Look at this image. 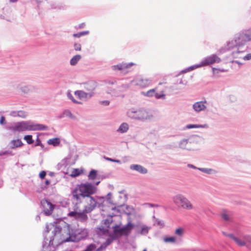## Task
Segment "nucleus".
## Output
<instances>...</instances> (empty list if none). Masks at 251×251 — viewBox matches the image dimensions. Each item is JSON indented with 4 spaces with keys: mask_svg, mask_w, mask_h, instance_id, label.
Returning a JSON list of instances; mask_svg holds the SVG:
<instances>
[{
    "mask_svg": "<svg viewBox=\"0 0 251 251\" xmlns=\"http://www.w3.org/2000/svg\"><path fill=\"white\" fill-rule=\"evenodd\" d=\"M153 118V115L150 111L142 110V121L151 120Z\"/></svg>",
    "mask_w": 251,
    "mask_h": 251,
    "instance_id": "17",
    "label": "nucleus"
},
{
    "mask_svg": "<svg viewBox=\"0 0 251 251\" xmlns=\"http://www.w3.org/2000/svg\"><path fill=\"white\" fill-rule=\"evenodd\" d=\"M201 62L198 64H196V65H192V66H191L189 67H187V68H185V69L182 70L181 71V73H187L188 72H190L191 71H193L198 68H199V67H201Z\"/></svg>",
    "mask_w": 251,
    "mask_h": 251,
    "instance_id": "18",
    "label": "nucleus"
},
{
    "mask_svg": "<svg viewBox=\"0 0 251 251\" xmlns=\"http://www.w3.org/2000/svg\"><path fill=\"white\" fill-rule=\"evenodd\" d=\"M5 123V118L3 116H1L0 118V124L3 125Z\"/></svg>",
    "mask_w": 251,
    "mask_h": 251,
    "instance_id": "53",
    "label": "nucleus"
},
{
    "mask_svg": "<svg viewBox=\"0 0 251 251\" xmlns=\"http://www.w3.org/2000/svg\"><path fill=\"white\" fill-rule=\"evenodd\" d=\"M152 203H144L142 204V207L144 208L152 207Z\"/></svg>",
    "mask_w": 251,
    "mask_h": 251,
    "instance_id": "44",
    "label": "nucleus"
},
{
    "mask_svg": "<svg viewBox=\"0 0 251 251\" xmlns=\"http://www.w3.org/2000/svg\"><path fill=\"white\" fill-rule=\"evenodd\" d=\"M83 173V170L79 169H74L72 171L70 176L73 177H75L80 176Z\"/></svg>",
    "mask_w": 251,
    "mask_h": 251,
    "instance_id": "21",
    "label": "nucleus"
},
{
    "mask_svg": "<svg viewBox=\"0 0 251 251\" xmlns=\"http://www.w3.org/2000/svg\"><path fill=\"white\" fill-rule=\"evenodd\" d=\"M187 166L188 167L190 168H192V169H197L198 170V167H196L195 166L192 165V164H188L187 165Z\"/></svg>",
    "mask_w": 251,
    "mask_h": 251,
    "instance_id": "52",
    "label": "nucleus"
},
{
    "mask_svg": "<svg viewBox=\"0 0 251 251\" xmlns=\"http://www.w3.org/2000/svg\"><path fill=\"white\" fill-rule=\"evenodd\" d=\"M155 89H150V90L148 91L147 92H142V95L149 97H152L154 96V95L155 94Z\"/></svg>",
    "mask_w": 251,
    "mask_h": 251,
    "instance_id": "24",
    "label": "nucleus"
},
{
    "mask_svg": "<svg viewBox=\"0 0 251 251\" xmlns=\"http://www.w3.org/2000/svg\"><path fill=\"white\" fill-rule=\"evenodd\" d=\"M97 175V171L95 170H92L88 175V178L90 180H94L95 179Z\"/></svg>",
    "mask_w": 251,
    "mask_h": 251,
    "instance_id": "25",
    "label": "nucleus"
},
{
    "mask_svg": "<svg viewBox=\"0 0 251 251\" xmlns=\"http://www.w3.org/2000/svg\"><path fill=\"white\" fill-rule=\"evenodd\" d=\"M150 227L146 226V225H142V234H147L148 233L149 229Z\"/></svg>",
    "mask_w": 251,
    "mask_h": 251,
    "instance_id": "39",
    "label": "nucleus"
},
{
    "mask_svg": "<svg viewBox=\"0 0 251 251\" xmlns=\"http://www.w3.org/2000/svg\"><path fill=\"white\" fill-rule=\"evenodd\" d=\"M81 58L80 55L77 54L73 56L70 60V63L72 66H75Z\"/></svg>",
    "mask_w": 251,
    "mask_h": 251,
    "instance_id": "19",
    "label": "nucleus"
},
{
    "mask_svg": "<svg viewBox=\"0 0 251 251\" xmlns=\"http://www.w3.org/2000/svg\"><path fill=\"white\" fill-rule=\"evenodd\" d=\"M104 159L107 161H111V162L112 159V158H109V157H106V156H104Z\"/></svg>",
    "mask_w": 251,
    "mask_h": 251,
    "instance_id": "58",
    "label": "nucleus"
},
{
    "mask_svg": "<svg viewBox=\"0 0 251 251\" xmlns=\"http://www.w3.org/2000/svg\"><path fill=\"white\" fill-rule=\"evenodd\" d=\"M226 50V49L225 48H221L219 50V52L220 53H223L224 52H225Z\"/></svg>",
    "mask_w": 251,
    "mask_h": 251,
    "instance_id": "57",
    "label": "nucleus"
},
{
    "mask_svg": "<svg viewBox=\"0 0 251 251\" xmlns=\"http://www.w3.org/2000/svg\"><path fill=\"white\" fill-rule=\"evenodd\" d=\"M198 170L207 174H211L214 171L213 169L210 168H198Z\"/></svg>",
    "mask_w": 251,
    "mask_h": 251,
    "instance_id": "27",
    "label": "nucleus"
},
{
    "mask_svg": "<svg viewBox=\"0 0 251 251\" xmlns=\"http://www.w3.org/2000/svg\"><path fill=\"white\" fill-rule=\"evenodd\" d=\"M222 234L224 235H225V236H226V237H229V238H230L231 239H232V238L234 236V235L233 234H232V233H226V232L225 231H223L222 232Z\"/></svg>",
    "mask_w": 251,
    "mask_h": 251,
    "instance_id": "46",
    "label": "nucleus"
},
{
    "mask_svg": "<svg viewBox=\"0 0 251 251\" xmlns=\"http://www.w3.org/2000/svg\"><path fill=\"white\" fill-rule=\"evenodd\" d=\"M23 145L22 142L19 139L13 140L9 144V147L11 149L20 147Z\"/></svg>",
    "mask_w": 251,
    "mask_h": 251,
    "instance_id": "15",
    "label": "nucleus"
},
{
    "mask_svg": "<svg viewBox=\"0 0 251 251\" xmlns=\"http://www.w3.org/2000/svg\"><path fill=\"white\" fill-rule=\"evenodd\" d=\"M115 82H116V81H115V80H112V81L109 80L107 82V83H108L109 84H114L115 83Z\"/></svg>",
    "mask_w": 251,
    "mask_h": 251,
    "instance_id": "59",
    "label": "nucleus"
},
{
    "mask_svg": "<svg viewBox=\"0 0 251 251\" xmlns=\"http://www.w3.org/2000/svg\"><path fill=\"white\" fill-rule=\"evenodd\" d=\"M147 173V170L146 168L142 167V174H146Z\"/></svg>",
    "mask_w": 251,
    "mask_h": 251,
    "instance_id": "60",
    "label": "nucleus"
},
{
    "mask_svg": "<svg viewBox=\"0 0 251 251\" xmlns=\"http://www.w3.org/2000/svg\"><path fill=\"white\" fill-rule=\"evenodd\" d=\"M129 168L132 170H135L141 173V166L139 165L132 164L130 166Z\"/></svg>",
    "mask_w": 251,
    "mask_h": 251,
    "instance_id": "29",
    "label": "nucleus"
},
{
    "mask_svg": "<svg viewBox=\"0 0 251 251\" xmlns=\"http://www.w3.org/2000/svg\"><path fill=\"white\" fill-rule=\"evenodd\" d=\"M111 194L110 193H108L107 195V201H108V203H111V204H112L113 202L111 200Z\"/></svg>",
    "mask_w": 251,
    "mask_h": 251,
    "instance_id": "49",
    "label": "nucleus"
},
{
    "mask_svg": "<svg viewBox=\"0 0 251 251\" xmlns=\"http://www.w3.org/2000/svg\"><path fill=\"white\" fill-rule=\"evenodd\" d=\"M189 140L187 139H183L181 140L179 143V148L182 149H186V146L188 143Z\"/></svg>",
    "mask_w": 251,
    "mask_h": 251,
    "instance_id": "23",
    "label": "nucleus"
},
{
    "mask_svg": "<svg viewBox=\"0 0 251 251\" xmlns=\"http://www.w3.org/2000/svg\"><path fill=\"white\" fill-rule=\"evenodd\" d=\"M129 87L128 84H123L121 85L120 91H122L126 90Z\"/></svg>",
    "mask_w": 251,
    "mask_h": 251,
    "instance_id": "45",
    "label": "nucleus"
},
{
    "mask_svg": "<svg viewBox=\"0 0 251 251\" xmlns=\"http://www.w3.org/2000/svg\"><path fill=\"white\" fill-rule=\"evenodd\" d=\"M97 86L96 83L93 81H89L84 84V88L89 92H93Z\"/></svg>",
    "mask_w": 251,
    "mask_h": 251,
    "instance_id": "13",
    "label": "nucleus"
},
{
    "mask_svg": "<svg viewBox=\"0 0 251 251\" xmlns=\"http://www.w3.org/2000/svg\"><path fill=\"white\" fill-rule=\"evenodd\" d=\"M175 233L179 237H182L184 234V230L183 228L179 227L176 229Z\"/></svg>",
    "mask_w": 251,
    "mask_h": 251,
    "instance_id": "35",
    "label": "nucleus"
},
{
    "mask_svg": "<svg viewBox=\"0 0 251 251\" xmlns=\"http://www.w3.org/2000/svg\"><path fill=\"white\" fill-rule=\"evenodd\" d=\"M208 126L207 124L204 125H197V124H189L186 125L183 129H191V128H206Z\"/></svg>",
    "mask_w": 251,
    "mask_h": 251,
    "instance_id": "16",
    "label": "nucleus"
},
{
    "mask_svg": "<svg viewBox=\"0 0 251 251\" xmlns=\"http://www.w3.org/2000/svg\"><path fill=\"white\" fill-rule=\"evenodd\" d=\"M233 240H234V241H235V242L239 246H240V247H243V246H244L246 245V242L245 241H243L240 239H239L238 238L235 237L234 235L233 236V237L232 238V239Z\"/></svg>",
    "mask_w": 251,
    "mask_h": 251,
    "instance_id": "22",
    "label": "nucleus"
},
{
    "mask_svg": "<svg viewBox=\"0 0 251 251\" xmlns=\"http://www.w3.org/2000/svg\"><path fill=\"white\" fill-rule=\"evenodd\" d=\"M46 175V172L45 171H42L39 174V177L41 179H43L45 177Z\"/></svg>",
    "mask_w": 251,
    "mask_h": 251,
    "instance_id": "47",
    "label": "nucleus"
},
{
    "mask_svg": "<svg viewBox=\"0 0 251 251\" xmlns=\"http://www.w3.org/2000/svg\"><path fill=\"white\" fill-rule=\"evenodd\" d=\"M67 96L68 98L69 99H70V100H71L74 103H77V104H81V102L78 101L74 99L73 95L71 93V92H68L67 94Z\"/></svg>",
    "mask_w": 251,
    "mask_h": 251,
    "instance_id": "31",
    "label": "nucleus"
},
{
    "mask_svg": "<svg viewBox=\"0 0 251 251\" xmlns=\"http://www.w3.org/2000/svg\"><path fill=\"white\" fill-rule=\"evenodd\" d=\"M251 41V28L244 29L236 34L233 39L226 43V50L236 48V50L232 52L234 58L239 57L238 54L245 52L246 50H242L247 43Z\"/></svg>",
    "mask_w": 251,
    "mask_h": 251,
    "instance_id": "1",
    "label": "nucleus"
},
{
    "mask_svg": "<svg viewBox=\"0 0 251 251\" xmlns=\"http://www.w3.org/2000/svg\"><path fill=\"white\" fill-rule=\"evenodd\" d=\"M48 128L44 125L35 123L31 121L16 122L8 127V129L14 133L25 131L46 130Z\"/></svg>",
    "mask_w": 251,
    "mask_h": 251,
    "instance_id": "4",
    "label": "nucleus"
},
{
    "mask_svg": "<svg viewBox=\"0 0 251 251\" xmlns=\"http://www.w3.org/2000/svg\"><path fill=\"white\" fill-rule=\"evenodd\" d=\"M89 33V31H83L76 33H74L73 36L76 38H79L82 36L88 35Z\"/></svg>",
    "mask_w": 251,
    "mask_h": 251,
    "instance_id": "28",
    "label": "nucleus"
},
{
    "mask_svg": "<svg viewBox=\"0 0 251 251\" xmlns=\"http://www.w3.org/2000/svg\"><path fill=\"white\" fill-rule=\"evenodd\" d=\"M140 82H141V80H139L138 82H136V80H133V81H131V83L133 84L137 85H140Z\"/></svg>",
    "mask_w": 251,
    "mask_h": 251,
    "instance_id": "56",
    "label": "nucleus"
},
{
    "mask_svg": "<svg viewBox=\"0 0 251 251\" xmlns=\"http://www.w3.org/2000/svg\"><path fill=\"white\" fill-rule=\"evenodd\" d=\"M222 218L226 221L229 220V217L226 213H223L222 214Z\"/></svg>",
    "mask_w": 251,
    "mask_h": 251,
    "instance_id": "43",
    "label": "nucleus"
},
{
    "mask_svg": "<svg viewBox=\"0 0 251 251\" xmlns=\"http://www.w3.org/2000/svg\"><path fill=\"white\" fill-rule=\"evenodd\" d=\"M179 84H186V83H184L183 82V80L182 79L180 80V81L178 82Z\"/></svg>",
    "mask_w": 251,
    "mask_h": 251,
    "instance_id": "62",
    "label": "nucleus"
},
{
    "mask_svg": "<svg viewBox=\"0 0 251 251\" xmlns=\"http://www.w3.org/2000/svg\"><path fill=\"white\" fill-rule=\"evenodd\" d=\"M174 203L178 205L180 204V207L187 210H191L193 207L190 201L183 195L177 194L173 198Z\"/></svg>",
    "mask_w": 251,
    "mask_h": 251,
    "instance_id": "5",
    "label": "nucleus"
},
{
    "mask_svg": "<svg viewBox=\"0 0 251 251\" xmlns=\"http://www.w3.org/2000/svg\"><path fill=\"white\" fill-rule=\"evenodd\" d=\"M40 216H39V215H37V216H36V220L37 221H39V220H40Z\"/></svg>",
    "mask_w": 251,
    "mask_h": 251,
    "instance_id": "63",
    "label": "nucleus"
},
{
    "mask_svg": "<svg viewBox=\"0 0 251 251\" xmlns=\"http://www.w3.org/2000/svg\"><path fill=\"white\" fill-rule=\"evenodd\" d=\"M155 224L157 226H163L164 225V222L162 220H160L158 219H156Z\"/></svg>",
    "mask_w": 251,
    "mask_h": 251,
    "instance_id": "41",
    "label": "nucleus"
},
{
    "mask_svg": "<svg viewBox=\"0 0 251 251\" xmlns=\"http://www.w3.org/2000/svg\"><path fill=\"white\" fill-rule=\"evenodd\" d=\"M152 207H159L160 206V205L157 204H153L152 203Z\"/></svg>",
    "mask_w": 251,
    "mask_h": 251,
    "instance_id": "61",
    "label": "nucleus"
},
{
    "mask_svg": "<svg viewBox=\"0 0 251 251\" xmlns=\"http://www.w3.org/2000/svg\"><path fill=\"white\" fill-rule=\"evenodd\" d=\"M206 103V100L196 102L193 104V108L196 112L203 111L206 108V106L205 105Z\"/></svg>",
    "mask_w": 251,
    "mask_h": 251,
    "instance_id": "11",
    "label": "nucleus"
},
{
    "mask_svg": "<svg viewBox=\"0 0 251 251\" xmlns=\"http://www.w3.org/2000/svg\"><path fill=\"white\" fill-rule=\"evenodd\" d=\"M75 95L80 100H87L92 98L94 95V92H85L82 90H77L75 92Z\"/></svg>",
    "mask_w": 251,
    "mask_h": 251,
    "instance_id": "10",
    "label": "nucleus"
},
{
    "mask_svg": "<svg viewBox=\"0 0 251 251\" xmlns=\"http://www.w3.org/2000/svg\"><path fill=\"white\" fill-rule=\"evenodd\" d=\"M244 239L246 243H248L249 245L251 246V236L245 235L244 236Z\"/></svg>",
    "mask_w": 251,
    "mask_h": 251,
    "instance_id": "37",
    "label": "nucleus"
},
{
    "mask_svg": "<svg viewBox=\"0 0 251 251\" xmlns=\"http://www.w3.org/2000/svg\"><path fill=\"white\" fill-rule=\"evenodd\" d=\"M47 143L50 145L56 147L59 145L60 141L58 138H54L48 140Z\"/></svg>",
    "mask_w": 251,
    "mask_h": 251,
    "instance_id": "20",
    "label": "nucleus"
},
{
    "mask_svg": "<svg viewBox=\"0 0 251 251\" xmlns=\"http://www.w3.org/2000/svg\"><path fill=\"white\" fill-rule=\"evenodd\" d=\"M36 146H40L41 147L43 146V145L42 144L41 141L38 139V138L37 140V142L35 144Z\"/></svg>",
    "mask_w": 251,
    "mask_h": 251,
    "instance_id": "55",
    "label": "nucleus"
},
{
    "mask_svg": "<svg viewBox=\"0 0 251 251\" xmlns=\"http://www.w3.org/2000/svg\"><path fill=\"white\" fill-rule=\"evenodd\" d=\"M68 117L73 120H76L77 117L75 115H73L70 110H65L63 111V113L59 116V118H62L64 117Z\"/></svg>",
    "mask_w": 251,
    "mask_h": 251,
    "instance_id": "14",
    "label": "nucleus"
},
{
    "mask_svg": "<svg viewBox=\"0 0 251 251\" xmlns=\"http://www.w3.org/2000/svg\"><path fill=\"white\" fill-rule=\"evenodd\" d=\"M85 203L83 206V209L80 208V204L81 203H73L74 211H71L68 213L70 217H74L76 220L81 222H85L88 220V216L86 213L92 212L97 205L100 206V204L99 203L96 199L92 197H87L83 199L82 202Z\"/></svg>",
    "mask_w": 251,
    "mask_h": 251,
    "instance_id": "2",
    "label": "nucleus"
},
{
    "mask_svg": "<svg viewBox=\"0 0 251 251\" xmlns=\"http://www.w3.org/2000/svg\"><path fill=\"white\" fill-rule=\"evenodd\" d=\"M244 60H249L251 59V53L247 54L246 55L243 57Z\"/></svg>",
    "mask_w": 251,
    "mask_h": 251,
    "instance_id": "48",
    "label": "nucleus"
},
{
    "mask_svg": "<svg viewBox=\"0 0 251 251\" xmlns=\"http://www.w3.org/2000/svg\"><path fill=\"white\" fill-rule=\"evenodd\" d=\"M109 101L108 100H102L100 101V103L104 105H108L109 104Z\"/></svg>",
    "mask_w": 251,
    "mask_h": 251,
    "instance_id": "51",
    "label": "nucleus"
},
{
    "mask_svg": "<svg viewBox=\"0 0 251 251\" xmlns=\"http://www.w3.org/2000/svg\"><path fill=\"white\" fill-rule=\"evenodd\" d=\"M221 61L220 57L216 54H213L203 58L200 62L202 67L213 64L215 63H219Z\"/></svg>",
    "mask_w": 251,
    "mask_h": 251,
    "instance_id": "7",
    "label": "nucleus"
},
{
    "mask_svg": "<svg viewBox=\"0 0 251 251\" xmlns=\"http://www.w3.org/2000/svg\"><path fill=\"white\" fill-rule=\"evenodd\" d=\"M81 49V45L79 43H75L74 44V49L76 51H80Z\"/></svg>",
    "mask_w": 251,
    "mask_h": 251,
    "instance_id": "40",
    "label": "nucleus"
},
{
    "mask_svg": "<svg viewBox=\"0 0 251 251\" xmlns=\"http://www.w3.org/2000/svg\"><path fill=\"white\" fill-rule=\"evenodd\" d=\"M41 203L45 215L46 216L50 215L52 213L54 205L47 200H43L41 201Z\"/></svg>",
    "mask_w": 251,
    "mask_h": 251,
    "instance_id": "8",
    "label": "nucleus"
},
{
    "mask_svg": "<svg viewBox=\"0 0 251 251\" xmlns=\"http://www.w3.org/2000/svg\"><path fill=\"white\" fill-rule=\"evenodd\" d=\"M24 139L26 141L27 143L28 144H31L34 142V140L32 139V136L31 135L25 136Z\"/></svg>",
    "mask_w": 251,
    "mask_h": 251,
    "instance_id": "30",
    "label": "nucleus"
},
{
    "mask_svg": "<svg viewBox=\"0 0 251 251\" xmlns=\"http://www.w3.org/2000/svg\"><path fill=\"white\" fill-rule=\"evenodd\" d=\"M127 116L132 119L140 120L141 117V111L140 108L132 107L127 111Z\"/></svg>",
    "mask_w": 251,
    "mask_h": 251,
    "instance_id": "9",
    "label": "nucleus"
},
{
    "mask_svg": "<svg viewBox=\"0 0 251 251\" xmlns=\"http://www.w3.org/2000/svg\"><path fill=\"white\" fill-rule=\"evenodd\" d=\"M129 128V126L128 124L124 122L119 126V127L116 130V132L121 134L125 133L128 131Z\"/></svg>",
    "mask_w": 251,
    "mask_h": 251,
    "instance_id": "12",
    "label": "nucleus"
},
{
    "mask_svg": "<svg viewBox=\"0 0 251 251\" xmlns=\"http://www.w3.org/2000/svg\"><path fill=\"white\" fill-rule=\"evenodd\" d=\"M97 188L94 184L89 183H81L77 185L72 191L73 203H81L84 198L90 197L96 193Z\"/></svg>",
    "mask_w": 251,
    "mask_h": 251,
    "instance_id": "3",
    "label": "nucleus"
},
{
    "mask_svg": "<svg viewBox=\"0 0 251 251\" xmlns=\"http://www.w3.org/2000/svg\"><path fill=\"white\" fill-rule=\"evenodd\" d=\"M50 183V181L48 180H46L45 184L46 185H48Z\"/></svg>",
    "mask_w": 251,
    "mask_h": 251,
    "instance_id": "64",
    "label": "nucleus"
},
{
    "mask_svg": "<svg viewBox=\"0 0 251 251\" xmlns=\"http://www.w3.org/2000/svg\"><path fill=\"white\" fill-rule=\"evenodd\" d=\"M9 115L13 117H18V111H12L10 112Z\"/></svg>",
    "mask_w": 251,
    "mask_h": 251,
    "instance_id": "42",
    "label": "nucleus"
},
{
    "mask_svg": "<svg viewBox=\"0 0 251 251\" xmlns=\"http://www.w3.org/2000/svg\"><path fill=\"white\" fill-rule=\"evenodd\" d=\"M226 71L224 69H221L216 68H212V72L214 74H218L219 72H224Z\"/></svg>",
    "mask_w": 251,
    "mask_h": 251,
    "instance_id": "38",
    "label": "nucleus"
},
{
    "mask_svg": "<svg viewBox=\"0 0 251 251\" xmlns=\"http://www.w3.org/2000/svg\"><path fill=\"white\" fill-rule=\"evenodd\" d=\"M154 96L156 99L165 100L166 98L165 95L162 92L161 93H155Z\"/></svg>",
    "mask_w": 251,
    "mask_h": 251,
    "instance_id": "32",
    "label": "nucleus"
},
{
    "mask_svg": "<svg viewBox=\"0 0 251 251\" xmlns=\"http://www.w3.org/2000/svg\"><path fill=\"white\" fill-rule=\"evenodd\" d=\"M28 115V113L23 110H19L18 111V117L21 118L25 119L26 118Z\"/></svg>",
    "mask_w": 251,
    "mask_h": 251,
    "instance_id": "33",
    "label": "nucleus"
},
{
    "mask_svg": "<svg viewBox=\"0 0 251 251\" xmlns=\"http://www.w3.org/2000/svg\"><path fill=\"white\" fill-rule=\"evenodd\" d=\"M112 216H111L110 217L108 218V219H105L104 221V224L107 226V227H109L110 225L111 224V223L112 222Z\"/></svg>",
    "mask_w": 251,
    "mask_h": 251,
    "instance_id": "36",
    "label": "nucleus"
},
{
    "mask_svg": "<svg viewBox=\"0 0 251 251\" xmlns=\"http://www.w3.org/2000/svg\"><path fill=\"white\" fill-rule=\"evenodd\" d=\"M111 162H116V163H118L119 164H122L121 161L120 160H118V159H112V160H111Z\"/></svg>",
    "mask_w": 251,
    "mask_h": 251,
    "instance_id": "54",
    "label": "nucleus"
},
{
    "mask_svg": "<svg viewBox=\"0 0 251 251\" xmlns=\"http://www.w3.org/2000/svg\"><path fill=\"white\" fill-rule=\"evenodd\" d=\"M136 64L133 62H122L112 66V70L120 71L123 74H127L132 70V67Z\"/></svg>",
    "mask_w": 251,
    "mask_h": 251,
    "instance_id": "6",
    "label": "nucleus"
},
{
    "mask_svg": "<svg viewBox=\"0 0 251 251\" xmlns=\"http://www.w3.org/2000/svg\"><path fill=\"white\" fill-rule=\"evenodd\" d=\"M151 82V79L149 78H142V87L148 86Z\"/></svg>",
    "mask_w": 251,
    "mask_h": 251,
    "instance_id": "34",
    "label": "nucleus"
},
{
    "mask_svg": "<svg viewBox=\"0 0 251 251\" xmlns=\"http://www.w3.org/2000/svg\"><path fill=\"white\" fill-rule=\"evenodd\" d=\"M164 241L166 243H175L176 242V239L174 236H166L164 238Z\"/></svg>",
    "mask_w": 251,
    "mask_h": 251,
    "instance_id": "26",
    "label": "nucleus"
},
{
    "mask_svg": "<svg viewBox=\"0 0 251 251\" xmlns=\"http://www.w3.org/2000/svg\"><path fill=\"white\" fill-rule=\"evenodd\" d=\"M11 153L10 151H0V156H2L4 155L10 154Z\"/></svg>",
    "mask_w": 251,
    "mask_h": 251,
    "instance_id": "50",
    "label": "nucleus"
}]
</instances>
